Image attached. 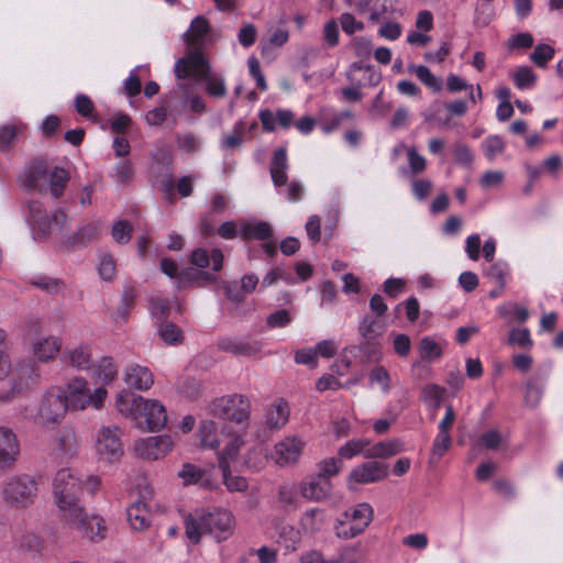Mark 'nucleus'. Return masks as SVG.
<instances>
[{
    "label": "nucleus",
    "mask_w": 563,
    "mask_h": 563,
    "mask_svg": "<svg viewBox=\"0 0 563 563\" xmlns=\"http://www.w3.org/2000/svg\"><path fill=\"white\" fill-rule=\"evenodd\" d=\"M100 485L99 476L82 479L70 468H60L53 478L54 501L62 521L91 541L102 540L107 529L101 517L88 514L80 495L84 489L93 495Z\"/></svg>",
    "instance_id": "1"
},
{
    "label": "nucleus",
    "mask_w": 563,
    "mask_h": 563,
    "mask_svg": "<svg viewBox=\"0 0 563 563\" xmlns=\"http://www.w3.org/2000/svg\"><path fill=\"white\" fill-rule=\"evenodd\" d=\"M115 407L120 413L131 418L142 431H158L167 422L166 409L161 401L146 399L128 389L118 394Z\"/></svg>",
    "instance_id": "2"
},
{
    "label": "nucleus",
    "mask_w": 563,
    "mask_h": 563,
    "mask_svg": "<svg viewBox=\"0 0 563 563\" xmlns=\"http://www.w3.org/2000/svg\"><path fill=\"white\" fill-rule=\"evenodd\" d=\"M234 527V516L222 508L211 511L196 510L185 517V533L194 544L199 543L206 533L211 534L218 542L224 541L233 533Z\"/></svg>",
    "instance_id": "3"
},
{
    "label": "nucleus",
    "mask_w": 563,
    "mask_h": 563,
    "mask_svg": "<svg viewBox=\"0 0 563 563\" xmlns=\"http://www.w3.org/2000/svg\"><path fill=\"white\" fill-rule=\"evenodd\" d=\"M174 73L178 79L191 77L197 82H205L206 92L211 97L223 98L227 95L224 78L212 71L202 52L192 49L177 59Z\"/></svg>",
    "instance_id": "4"
},
{
    "label": "nucleus",
    "mask_w": 563,
    "mask_h": 563,
    "mask_svg": "<svg viewBox=\"0 0 563 563\" xmlns=\"http://www.w3.org/2000/svg\"><path fill=\"white\" fill-rule=\"evenodd\" d=\"M63 390L65 402L71 411H82L87 408L100 410L108 396V390L103 386L91 390L88 380L80 376L71 378Z\"/></svg>",
    "instance_id": "5"
},
{
    "label": "nucleus",
    "mask_w": 563,
    "mask_h": 563,
    "mask_svg": "<svg viewBox=\"0 0 563 563\" xmlns=\"http://www.w3.org/2000/svg\"><path fill=\"white\" fill-rule=\"evenodd\" d=\"M37 493V481L27 474L11 476L3 483L1 490L4 503L16 509H25L33 505Z\"/></svg>",
    "instance_id": "6"
},
{
    "label": "nucleus",
    "mask_w": 563,
    "mask_h": 563,
    "mask_svg": "<svg viewBox=\"0 0 563 563\" xmlns=\"http://www.w3.org/2000/svg\"><path fill=\"white\" fill-rule=\"evenodd\" d=\"M374 518V509L368 503H360L344 510L334 525L335 536L352 539L365 531Z\"/></svg>",
    "instance_id": "7"
},
{
    "label": "nucleus",
    "mask_w": 563,
    "mask_h": 563,
    "mask_svg": "<svg viewBox=\"0 0 563 563\" xmlns=\"http://www.w3.org/2000/svg\"><path fill=\"white\" fill-rule=\"evenodd\" d=\"M65 401L63 387L52 386L45 390L37 405L40 422L45 426L60 423L68 410Z\"/></svg>",
    "instance_id": "8"
},
{
    "label": "nucleus",
    "mask_w": 563,
    "mask_h": 563,
    "mask_svg": "<svg viewBox=\"0 0 563 563\" xmlns=\"http://www.w3.org/2000/svg\"><path fill=\"white\" fill-rule=\"evenodd\" d=\"M38 378L37 367L33 361H22L13 368L9 389L0 390V404H9Z\"/></svg>",
    "instance_id": "9"
},
{
    "label": "nucleus",
    "mask_w": 563,
    "mask_h": 563,
    "mask_svg": "<svg viewBox=\"0 0 563 563\" xmlns=\"http://www.w3.org/2000/svg\"><path fill=\"white\" fill-rule=\"evenodd\" d=\"M29 221L42 238L51 234L55 229H62L67 222V214L65 211L58 209L51 216L46 213L43 206L38 201H30L27 203Z\"/></svg>",
    "instance_id": "10"
},
{
    "label": "nucleus",
    "mask_w": 563,
    "mask_h": 563,
    "mask_svg": "<svg viewBox=\"0 0 563 563\" xmlns=\"http://www.w3.org/2000/svg\"><path fill=\"white\" fill-rule=\"evenodd\" d=\"M250 409V400L238 394L221 397L212 404V412L214 416L238 423L249 418Z\"/></svg>",
    "instance_id": "11"
},
{
    "label": "nucleus",
    "mask_w": 563,
    "mask_h": 563,
    "mask_svg": "<svg viewBox=\"0 0 563 563\" xmlns=\"http://www.w3.org/2000/svg\"><path fill=\"white\" fill-rule=\"evenodd\" d=\"M358 333L362 338L361 349L367 355H376L379 353V338L386 330V323L382 318L374 314H365L358 324Z\"/></svg>",
    "instance_id": "12"
},
{
    "label": "nucleus",
    "mask_w": 563,
    "mask_h": 563,
    "mask_svg": "<svg viewBox=\"0 0 563 563\" xmlns=\"http://www.w3.org/2000/svg\"><path fill=\"white\" fill-rule=\"evenodd\" d=\"M96 450L102 460H119L123 454L121 430L115 426L102 427L97 435Z\"/></svg>",
    "instance_id": "13"
},
{
    "label": "nucleus",
    "mask_w": 563,
    "mask_h": 563,
    "mask_svg": "<svg viewBox=\"0 0 563 563\" xmlns=\"http://www.w3.org/2000/svg\"><path fill=\"white\" fill-rule=\"evenodd\" d=\"M217 347L227 353L251 357L261 352L262 344L252 338L227 335L218 339Z\"/></svg>",
    "instance_id": "14"
},
{
    "label": "nucleus",
    "mask_w": 563,
    "mask_h": 563,
    "mask_svg": "<svg viewBox=\"0 0 563 563\" xmlns=\"http://www.w3.org/2000/svg\"><path fill=\"white\" fill-rule=\"evenodd\" d=\"M173 444L169 435H153L137 440L134 449L137 455L146 460H158L172 450Z\"/></svg>",
    "instance_id": "15"
},
{
    "label": "nucleus",
    "mask_w": 563,
    "mask_h": 563,
    "mask_svg": "<svg viewBox=\"0 0 563 563\" xmlns=\"http://www.w3.org/2000/svg\"><path fill=\"white\" fill-rule=\"evenodd\" d=\"M388 465L378 461H369L355 466L349 476L350 484H372L385 479Z\"/></svg>",
    "instance_id": "16"
},
{
    "label": "nucleus",
    "mask_w": 563,
    "mask_h": 563,
    "mask_svg": "<svg viewBox=\"0 0 563 563\" xmlns=\"http://www.w3.org/2000/svg\"><path fill=\"white\" fill-rule=\"evenodd\" d=\"M48 170L45 159L35 158L25 166L21 183L27 189L43 191L46 189Z\"/></svg>",
    "instance_id": "17"
},
{
    "label": "nucleus",
    "mask_w": 563,
    "mask_h": 563,
    "mask_svg": "<svg viewBox=\"0 0 563 563\" xmlns=\"http://www.w3.org/2000/svg\"><path fill=\"white\" fill-rule=\"evenodd\" d=\"M305 442L296 437H287L275 444L273 457L279 466L296 463L302 452Z\"/></svg>",
    "instance_id": "18"
},
{
    "label": "nucleus",
    "mask_w": 563,
    "mask_h": 563,
    "mask_svg": "<svg viewBox=\"0 0 563 563\" xmlns=\"http://www.w3.org/2000/svg\"><path fill=\"white\" fill-rule=\"evenodd\" d=\"M332 483L322 475H312L300 484L301 495L311 501H322L331 496Z\"/></svg>",
    "instance_id": "19"
},
{
    "label": "nucleus",
    "mask_w": 563,
    "mask_h": 563,
    "mask_svg": "<svg viewBox=\"0 0 563 563\" xmlns=\"http://www.w3.org/2000/svg\"><path fill=\"white\" fill-rule=\"evenodd\" d=\"M19 454L16 435L9 428L0 427V471L10 468Z\"/></svg>",
    "instance_id": "20"
},
{
    "label": "nucleus",
    "mask_w": 563,
    "mask_h": 563,
    "mask_svg": "<svg viewBox=\"0 0 563 563\" xmlns=\"http://www.w3.org/2000/svg\"><path fill=\"white\" fill-rule=\"evenodd\" d=\"M123 379L128 386L141 391L148 390L154 384V376L151 369L139 364L126 366Z\"/></svg>",
    "instance_id": "21"
},
{
    "label": "nucleus",
    "mask_w": 563,
    "mask_h": 563,
    "mask_svg": "<svg viewBox=\"0 0 563 563\" xmlns=\"http://www.w3.org/2000/svg\"><path fill=\"white\" fill-rule=\"evenodd\" d=\"M209 30L210 25L205 16L198 15L191 21L190 29L184 34L187 44L186 54L192 49L201 52L205 36L208 34Z\"/></svg>",
    "instance_id": "22"
},
{
    "label": "nucleus",
    "mask_w": 563,
    "mask_h": 563,
    "mask_svg": "<svg viewBox=\"0 0 563 563\" xmlns=\"http://www.w3.org/2000/svg\"><path fill=\"white\" fill-rule=\"evenodd\" d=\"M349 81L356 87L365 85L377 86L382 79L380 74L376 73L371 65L355 62L351 65L346 74Z\"/></svg>",
    "instance_id": "23"
},
{
    "label": "nucleus",
    "mask_w": 563,
    "mask_h": 563,
    "mask_svg": "<svg viewBox=\"0 0 563 563\" xmlns=\"http://www.w3.org/2000/svg\"><path fill=\"white\" fill-rule=\"evenodd\" d=\"M289 169L286 147L282 146L275 150L269 166V174L275 187L279 188L287 184Z\"/></svg>",
    "instance_id": "24"
},
{
    "label": "nucleus",
    "mask_w": 563,
    "mask_h": 563,
    "mask_svg": "<svg viewBox=\"0 0 563 563\" xmlns=\"http://www.w3.org/2000/svg\"><path fill=\"white\" fill-rule=\"evenodd\" d=\"M256 128L257 123L255 121L249 124L243 120H239L231 132L221 139V147L224 150H233L241 146L246 139H251V133Z\"/></svg>",
    "instance_id": "25"
},
{
    "label": "nucleus",
    "mask_w": 563,
    "mask_h": 563,
    "mask_svg": "<svg viewBox=\"0 0 563 563\" xmlns=\"http://www.w3.org/2000/svg\"><path fill=\"white\" fill-rule=\"evenodd\" d=\"M90 369L95 382L104 388L118 376V366L111 356H102L93 362Z\"/></svg>",
    "instance_id": "26"
},
{
    "label": "nucleus",
    "mask_w": 563,
    "mask_h": 563,
    "mask_svg": "<svg viewBox=\"0 0 563 563\" xmlns=\"http://www.w3.org/2000/svg\"><path fill=\"white\" fill-rule=\"evenodd\" d=\"M60 360L78 371L89 369L92 364L90 346L81 344L74 349H66L62 352Z\"/></svg>",
    "instance_id": "27"
},
{
    "label": "nucleus",
    "mask_w": 563,
    "mask_h": 563,
    "mask_svg": "<svg viewBox=\"0 0 563 563\" xmlns=\"http://www.w3.org/2000/svg\"><path fill=\"white\" fill-rule=\"evenodd\" d=\"M62 339L55 335L41 336L33 342V353L41 362H47L60 352Z\"/></svg>",
    "instance_id": "28"
},
{
    "label": "nucleus",
    "mask_w": 563,
    "mask_h": 563,
    "mask_svg": "<svg viewBox=\"0 0 563 563\" xmlns=\"http://www.w3.org/2000/svg\"><path fill=\"white\" fill-rule=\"evenodd\" d=\"M100 229L101 223L99 221L90 222L69 236L64 244L68 249L85 247L99 238Z\"/></svg>",
    "instance_id": "29"
},
{
    "label": "nucleus",
    "mask_w": 563,
    "mask_h": 563,
    "mask_svg": "<svg viewBox=\"0 0 563 563\" xmlns=\"http://www.w3.org/2000/svg\"><path fill=\"white\" fill-rule=\"evenodd\" d=\"M223 253L219 249H213L211 253L205 249H197L190 256V263L200 269L208 267L211 263L212 271L219 272L223 266Z\"/></svg>",
    "instance_id": "30"
},
{
    "label": "nucleus",
    "mask_w": 563,
    "mask_h": 563,
    "mask_svg": "<svg viewBox=\"0 0 563 563\" xmlns=\"http://www.w3.org/2000/svg\"><path fill=\"white\" fill-rule=\"evenodd\" d=\"M224 434V426L212 420H203L199 427L201 444L206 448L217 449Z\"/></svg>",
    "instance_id": "31"
},
{
    "label": "nucleus",
    "mask_w": 563,
    "mask_h": 563,
    "mask_svg": "<svg viewBox=\"0 0 563 563\" xmlns=\"http://www.w3.org/2000/svg\"><path fill=\"white\" fill-rule=\"evenodd\" d=\"M404 451V443L398 439L380 441L365 452L367 459H388Z\"/></svg>",
    "instance_id": "32"
},
{
    "label": "nucleus",
    "mask_w": 563,
    "mask_h": 563,
    "mask_svg": "<svg viewBox=\"0 0 563 563\" xmlns=\"http://www.w3.org/2000/svg\"><path fill=\"white\" fill-rule=\"evenodd\" d=\"M217 280V277L209 273L203 271H198L192 267L184 268L178 278V288L186 287L187 285L191 286H206L209 284H212Z\"/></svg>",
    "instance_id": "33"
},
{
    "label": "nucleus",
    "mask_w": 563,
    "mask_h": 563,
    "mask_svg": "<svg viewBox=\"0 0 563 563\" xmlns=\"http://www.w3.org/2000/svg\"><path fill=\"white\" fill-rule=\"evenodd\" d=\"M266 426L269 429L283 428L289 419L288 404L279 399L266 409Z\"/></svg>",
    "instance_id": "34"
},
{
    "label": "nucleus",
    "mask_w": 563,
    "mask_h": 563,
    "mask_svg": "<svg viewBox=\"0 0 563 563\" xmlns=\"http://www.w3.org/2000/svg\"><path fill=\"white\" fill-rule=\"evenodd\" d=\"M128 521L134 530L142 531L151 523V514L143 501H135L126 509Z\"/></svg>",
    "instance_id": "35"
},
{
    "label": "nucleus",
    "mask_w": 563,
    "mask_h": 563,
    "mask_svg": "<svg viewBox=\"0 0 563 563\" xmlns=\"http://www.w3.org/2000/svg\"><path fill=\"white\" fill-rule=\"evenodd\" d=\"M70 179L68 170L63 167L55 166L48 170L49 192L53 198L58 199L64 195V190Z\"/></svg>",
    "instance_id": "36"
},
{
    "label": "nucleus",
    "mask_w": 563,
    "mask_h": 563,
    "mask_svg": "<svg viewBox=\"0 0 563 563\" xmlns=\"http://www.w3.org/2000/svg\"><path fill=\"white\" fill-rule=\"evenodd\" d=\"M240 231L243 240L256 239L266 241L273 234L271 224L264 221H256L254 223L243 222Z\"/></svg>",
    "instance_id": "37"
},
{
    "label": "nucleus",
    "mask_w": 563,
    "mask_h": 563,
    "mask_svg": "<svg viewBox=\"0 0 563 563\" xmlns=\"http://www.w3.org/2000/svg\"><path fill=\"white\" fill-rule=\"evenodd\" d=\"M25 124L21 122L8 123L0 126V151L8 152L14 142L24 134Z\"/></svg>",
    "instance_id": "38"
},
{
    "label": "nucleus",
    "mask_w": 563,
    "mask_h": 563,
    "mask_svg": "<svg viewBox=\"0 0 563 563\" xmlns=\"http://www.w3.org/2000/svg\"><path fill=\"white\" fill-rule=\"evenodd\" d=\"M243 443L244 442L240 437L230 439L224 450L219 454L218 462L221 472H228L231 464H235L238 462L236 457Z\"/></svg>",
    "instance_id": "39"
},
{
    "label": "nucleus",
    "mask_w": 563,
    "mask_h": 563,
    "mask_svg": "<svg viewBox=\"0 0 563 563\" xmlns=\"http://www.w3.org/2000/svg\"><path fill=\"white\" fill-rule=\"evenodd\" d=\"M408 70L417 76V78L429 89L439 92L442 89V81L435 77L427 66L409 65Z\"/></svg>",
    "instance_id": "40"
},
{
    "label": "nucleus",
    "mask_w": 563,
    "mask_h": 563,
    "mask_svg": "<svg viewBox=\"0 0 563 563\" xmlns=\"http://www.w3.org/2000/svg\"><path fill=\"white\" fill-rule=\"evenodd\" d=\"M515 86L520 90L531 89L537 81V75L529 66H519L511 73Z\"/></svg>",
    "instance_id": "41"
},
{
    "label": "nucleus",
    "mask_w": 563,
    "mask_h": 563,
    "mask_svg": "<svg viewBox=\"0 0 563 563\" xmlns=\"http://www.w3.org/2000/svg\"><path fill=\"white\" fill-rule=\"evenodd\" d=\"M324 522V511L319 508H312L303 514L300 523L305 531L313 533L319 531Z\"/></svg>",
    "instance_id": "42"
},
{
    "label": "nucleus",
    "mask_w": 563,
    "mask_h": 563,
    "mask_svg": "<svg viewBox=\"0 0 563 563\" xmlns=\"http://www.w3.org/2000/svg\"><path fill=\"white\" fill-rule=\"evenodd\" d=\"M368 445L369 441L366 439H353L343 444L338 453L341 457L350 460L361 453L365 455Z\"/></svg>",
    "instance_id": "43"
},
{
    "label": "nucleus",
    "mask_w": 563,
    "mask_h": 563,
    "mask_svg": "<svg viewBox=\"0 0 563 563\" xmlns=\"http://www.w3.org/2000/svg\"><path fill=\"white\" fill-rule=\"evenodd\" d=\"M445 395V388L437 384H428L422 388L421 398L426 404L438 409Z\"/></svg>",
    "instance_id": "44"
},
{
    "label": "nucleus",
    "mask_w": 563,
    "mask_h": 563,
    "mask_svg": "<svg viewBox=\"0 0 563 563\" xmlns=\"http://www.w3.org/2000/svg\"><path fill=\"white\" fill-rule=\"evenodd\" d=\"M555 49L549 44H539L530 54V60L538 67L544 68L554 57Z\"/></svg>",
    "instance_id": "45"
},
{
    "label": "nucleus",
    "mask_w": 563,
    "mask_h": 563,
    "mask_svg": "<svg viewBox=\"0 0 563 563\" xmlns=\"http://www.w3.org/2000/svg\"><path fill=\"white\" fill-rule=\"evenodd\" d=\"M419 354L424 361H432L442 355L441 346L430 336H424L419 343Z\"/></svg>",
    "instance_id": "46"
},
{
    "label": "nucleus",
    "mask_w": 563,
    "mask_h": 563,
    "mask_svg": "<svg viewBox=\"0 0 563 563\" xmlns=\"http://www.w3.org/2000/svg\"><path fill=\"white\" fill-rule=\"evenodd\" d=\"M161 339L172 345L179 344L184 336L181 330L173 322L162 323L158 328Z\"/></svg>",
    "instance_id": "47"
},
{
    "label": "nucleus",
    "mask_w": 563,
    "mask_h": 563,
    "mask_svg": "<svg viewBox=\"0 0 563 563\" xmlns=\"http://www.w3.org/2000/svg\"><path fill=\"white\" fill-rule=\"evenodd\" d=\"M484 155L488 161H494L505 148L504 140L498 135L486 137L482 143Z\"/></svg>",
    "instance_id": "48"
},
{
    "label": "nucleus",
    "mask_w": 563,
    "mask_h": 563,
    "mask_svg": "<svg viewBox=\"0 0 563 563\" xmlns=\"http://www.w3.org/2000/svg\"><path fill=\"white\" fill-rule=\"evenodd\" d=\"M266 455L261 446H255L247 451L244 457V464L252 471H260L264 467Z\"/></svg>",
    "instance_id": "49"
},
{
    "label": "nucleus",
    "mask_w": 563,
    "mask_h": 563,
    "mask_svg": "<svg viewBox=\"0 0 563 563\" xmlns=\"http://www.w3.org/2000/svg\"><path fill=\"white\" fill-rule=\"evenodd\" d=\"M176 144L179 150L189 154H194L200 150L199 139L190 132L177 134Z\"/></svg>",
    "instance_id": "50"
},
{
    "label": "nucleus",
    "mask_w": 563,
    "mask_h": 563,
    "mask_svg": "<svg viewBox=\"0 0 563 563\" xmlns=\"http://www.w3.org/2000/svg\"><path fill=\"white\" fill-rule=\"evenodd\" d=\"M203 476V471L194 464L185 463L178 472V477L184 485L197 484Z\"/></svg>",
    "instance_id": "51"
},
{
    "label": "nucleus",
    "mask_w": 563,
    "mask_h": 563,
    "mask_svg": "<svg viewBox=\"0 0 563 563\" xmlns=\"http://www.w3.org/2000/svg\"><path fill=\"white\" fill-rule=\"evenodd\" d=\"M509 273L508 265L504 262H497L492 264L487 271L486 276L498 284L499 288L503 289L506 282V276Z\"/></svg>",
    "instance_id": "52"
},
{
    "label": "nucleus",
    "mask_w": 563,
    "mask_h": 563,
    "mask_svg": "<svg viewBox=\"0 0 563 563\" xmlns=\"http://www.w3.org/2000/svg\"><path fill=\"white\" fill-rule=\"evenodd\" d=\"M132 231L130 222L120 220L113 224L111 234L119 244H126L131 240Z\"/></svg>",
    "instance_id": "53"
},
{
    "label": "nucleus",
    "mask_w": 563,
    "mask_h": 563,
    "mask_svg": "<svg viewBox=\"0 0 563 563\" xmlns=\"http://www.w3.org/2000/svg\"><path fill=\"white\" fill-rule=\"evenodd\" d=\"M452 445L450 432L439 431L432 444V455L441 459Z\"/></svg>",
    "instance_id": "54"
},
{
    "label": "nucleus",
    "mask_w": 563,
    "mask_h": 563,
    "mask_svg": "<svg viewBox=\"0 0 563 563\" xmlns=\"http://www.w3.org/2000/svg\"><path fill=\"white\" fill-rule=\"evenodd\" d=\"M98 274L101 279L110 282L115 275V262L109 254H103L98 264Z\"/></svg>",
    "instance_id": "55"
},
{
    "label": "nucleus",
    "mask_w": 563,
    "mask_h": 563,
    "mask_svg": "<svg viewBox=\"0 0 563 563\" xmlns=\"http://www.w3.org/2000/svg\"><path fill=\"white\" fill-rule=\"evenodd\" d=\"M371 384H379L384 393L390 389V375L383 366H375L368 375Z\"/></svg>",
    "instance_id": "56"
},
{
    "label": "nucleus",
    "mask_w": 563,
    "mask_h": 563,
    "mask_svg": "<svg viewBox=\"0 0 563 563\" xmlns=\"http://www.w3.org/2000/svg\"><path fill=\"white\" fill-rule=\"evenodd\" d=\"M18 544L21 549L38 553L43 549L42 540L32 532H26L20 537Z\"/></svg>",
    "instance_id": "57"
},
{
    "label": "nucleus",
    "mask_w": 563,
    "mask_h": 563,
    "mask_svg": "<svg viewBox=\"0 0 563 563\" xmlns=\"http://www.w3.org/2000/svg\"><path fill=\"white\" fill-rule=\"evenodd\" d=\"M224 485L230 492H245L249 487L247 481L242 476H233L231 467L228 472H222Z\"/></svg>",
    "instance_id": "58"
},
{
    "label": "nucleus",
    "mask_w": 563,
    "mask_h": 563,
    "mask_svg": "<svg viewBox=\"0 0 563 563\" xmlns=\"http://www.w3.org/2000/svg\"><path fill=\"white\" fill-rule=\"evenodd\" d=\"M407 158L410 172L412 174H420L427 168L426 158L420 155L415 147H410L407 151Z\"/></svg>",
    "instance_id": "59"
},
{
    "label": "nucleus",
    "mask_w": 563,
    "mask_h": 563,
    "mask_svg": "<svg viewBox=\"0 0 563 563\" xmlns=\"http://www.w3.org/2000/svg\"><path fill=\"white\" fill-rule=\"evenodd\" d=\"M508 342L510 344H516L522 349H528L532 346V340L530 338V332L528 329H514L509 333Z\"/></svg>",
    "instance_id": "60"
},
{
    "label": "nucleus",
    "mask_w": 563,
    "mask_h": 563,
    "mask_svg": "<svg viewBox=\"0 0 563 563\" xmlns=\"http://www.w3.org/2000/svg\"><path fill=\"white\" fill-rule=\"evenodd\" d=\"M500 443L501 434L497 430H489L481 435L477 443L473 448L475 449L477 445H481L488 450H495L500 445Z\"/></svg>",
    "instance_id": "61"
},
{
    "label": "nucleus",
    "mask_w": 563,
    "mask_h": 563,
    "mask_svg": "<svg viewBox=\"0 0 563 563\" xmlns=\"http://www.w3.org/2000/svg\"><path fill=\"white\" fill-rule=\"evenodd\" d=\"M291 316L286 309L277 310L271 313L266 319V324L269 328H284L291 322Z\"/></svg>",
    "instance_id": "62"
},
{
    "label": "nucleus",
    "mask_w": 563,
    "mask_h": 563,
    "mask_svg": "<svg viewBox=\"0 0 563 563\" xmlns=\"http://www.w3.org/2000/svg\"><path fill=\"white\" fill-rule=\"evenodd\" d=\"M393 347L395 353L400 357H406L410 353L411 341L407 334L396 333L394 334Z\"/></svg>",
    "instance_id": "63"
},
{
    "label": "nucleus",
    "mask_w": 563,
    "mask_h": 563,
    "mask_svg": "<svg viewBox=\"0 0 563 563\" xmlns=\"http://www.w3.org/2000/svg\"><path fill=\"white\" fill-rule=\"evenodd\" d=\"M151 310L155 318L166 319L170 311V302L166 298L156 297L151 300Z\"/></svg>",
    "instance_id": "64"
}]
</instances>
